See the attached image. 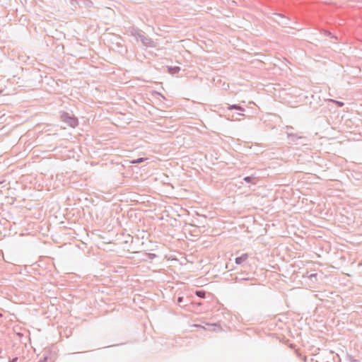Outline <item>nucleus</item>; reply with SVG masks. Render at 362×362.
<instances>
[{
    "instance_id": "obj_17",
    "label": "nucleus",
    "mask_w": 362,
    "mask_h": 362,
    "mask_svg": "<svg viewBox=\"0 0 362 362\" xmlns=\"http://www.w3.org/2000/svg\"><path fill=\"white\" fill-rule=\"evenodd\" d=\"M47 358L48 357L47 356H43L40 361L39 362H47Z\"/></svg>"
},
{
    "instance_id": "obj_10",
    "label": "nucleus",
    "mask_w": 362,
    "mask_h": 362,
    "mask_svg": "<svg viewBox=\"0 0 362 362\" xmlns=\"http://www.w3.org/2000/svg\"><path fill=\"white\" fill-rule=\"evenodd\" d=\"M146 159V158H139L137 159L132 160L130 163L132 164H139L143 163Z\"/></svg>"
},
{
    "instance_id": "obj_6",
    "label": "nucleus",
    "mask_w": 362,
    "mask_h": 362,
    "mask_svg": "<svg viewBox=\"0 0 362 362\" xmlns=\"http://www.w3.org/2000/svg\"><path fill=\"white\" fill-rule=\"evenodd\" d=\"M227 109L229 110H239V111H241V112H244L245 111V109L242 106H240L239 105H236V104L228 105L227 107Z\"/></svg>"
},
{
    "instance_id": "obj_9",
    "label": "nucleus",
    "mask_w": 362,
    "mask_h": 362,
    "mask_svg": "<svg viewBox=\"0 0 362 362\" xmlns=\"http://www.w3.org/2000/svg\"><path fill=\"white\" fill-rule=\"evenodd\" d=\"M243 180L247 183L255 184V177L254 176H246L243 178Z\"/></svg>"
},
{
    "instance_id": "obj_5",
    "label": "nucleus",
    "mask_w": 362,
    "mask_h": 362,
    "mask_svg": "<svg viewBox=\"0 0 362 362\" xmlns=\"http://www.w3.org/2000/svg\"><path fill=\"white\" fill-rule=\"evenodd\" d=\"M275 15L280 18V21H278V23L279 24H281L283 25H288V19L284 16H283L281 14H278V13H276Z\"/></svg>"
},
{
    "instance_id": "obj_15",
    "label": "nucleus",
    "mask_w": 362,
    "mask_h": 362,
    "mask_svg": "<svg viewBox=\"0 0 362 362\" xmlns=\"http://www.w3.org/2000/svg\"><path fill=\"white\" fill-rule=\"evenodd\" d=\"M317 274L316 273H313V274H311L308 276L309 279H310L311 280L314 278V279H316Z\"/></svg>"
},
{
    "instance_id": "obj_21",
    "label": "nucleus",
    "mask_w": 362,
    "mask_h": 362,
    "mask_svg": "<svg viewBox=\"0 0 362 362\" xmlns=\"http://www.w3.org/2000/svg\"><path fill=\"white\" fill-rule=\"evenodd\" d=\"M1 315H2L0 313V317H1Z\"/></svg>"
},
{
    "instance_id": "obj_4",
    "label": "nucleus",
    "mask_w": 362,
    "mask_h": 362,
    "mask_svg": "<svg viewBox=\"0 0 362 362\" xmlns=\"http://www.w3.org/2000/svg\"><path fill=\"white\" fill-rule=\"evenodd\" d=\"M247 258H248V254L245 253L239 257H237L235 259V262L237 264H241L244 263L245 262H246Z\"/></svg>"
},
{
    "instance_id": "obj_12",
    "label": "nucleus",
    "mask_w": 362,
    "mask_h": 362,
    "mask_svg": "<svg viewBox=\"0 0 362 362\" xmlns=\"http://www.w3.org/2000/svg\"><path fill=\"white\" fill-rule=\"evenodd\" d=\"M237 279H239L240 281H248L250 279V276H243L241 274H240L239 276H237L236 277Z\"/></svg>"
},
{
    "instance_id": "obj_8",
    "label": "nucleus",
    "mask_w": 362,
    "mask_h": 362,
    "mask_svg": "<svg viewBox=\"0 0 362 362\" xmlns=\"http://www.w3.org/2000/svg\"><path fill=\"white\" fill-rule=\"evenodd\" d=\"M186 299H185L184 297H178L177 298V303L179 304L180 306L181 307H185L187 305V303L186 302Z\"/></svg>"
},
{
    "instance_id": "obj_13",
    "label": "nucleus",
    "mask_w": 362,
    "mask_h": 362,
    "mask_svg": "<svg viewBox=\"0 0 362 362\" xmlns=\"http://www.w3.org/2000/svg\"><path fill=\"white\" fill-rule=\"evenodd\" d=\"M347 358L349 362H360L358 359L354 358V357L351 355H348Z\"/></svg>"
},
{
    "instance_id": "obj_14",
    "label": "nucleus",
    "mask_w": 362,
    "mask_h": 362,
    "mask_svg": "<svg viewBox=\"0 0 362 362\" xmlns=\"http://www.w3.org/2000/svg\"><path fill=\"white\" fill-rule=\"evenodd\" d=\"M147 255L151 259H153L156 257V255L153 253H148Z\"/></svg>"
},
{
    "instance_id": "obj_20",
    "label": "nucleus",
    "mask_w": 362,
    "mask_h": 362,
    "mask_svg": "<svg viewBox=\"0 0 362 362\" xmlns=\"http://www.w3.org/2000/svg\"><path fill=\"white\" fill-rule=\"evenodd\" d=\"M237 115H241V116H242V115H243V113H238Z\"/></svg>"
},
{
    "instance_id": "obj_19",
    "label": "nucleus",
    "mask_w": 362,
    "mask_h": 362,
    "mask_svg": "<svg viewBox=\"0 0 362 362\" xmlns=\"http://www.w3.org/2000/svg\"><path fill=\"white\" fill-rule=\"evenodd\" d=\"M18 361V357H15L12 359L9 360V362H16Z\"/></svg>"
},
{
    "instance_id": "obj_3",
    "label": "nucleus",
    "mask_w": 362,
    "mask_h": 362,
    "mask_svg": "<svg viewBox=\"0 0 362 362\" xmlns=\"http://www.w3.org/2000/svg\"><path fill=\"white\" fill-rule=\"evenodd\" d=\"M286 134H287V136H288V137L289 139V143L293 144H299L298 142V140H302V139H305L303 136H298L296 134H293V133H291V132H287Z\"/></svg>"
},
{
    "instance_id": "obj_18",
    "label": "nucleus",
    "mask_w": 362,
    "mask_h": 362,
    "mask_svg": "<svg viewBox=\"0 0 362 362\" xmlns=\"http://www.w3.org/2000/svg\"><path fill=\"white\" fill-rule=\"evenodd\" d=\"M335 103L338 105L339 107H342L344 105L343 102L336 100Z\"/></svg>"
},
{
    "instance_id": "obj_11",
    "label": "nucleus",
    "mask_w": 362,
    "mask_h": 362,
    "mask_svg": "<svg viewBox=\"0 0 362 362\" xmlns=\"http://www.w3.org/2000/svg\"><path fill=\"white\" fill-rule=\"evenodd\" d=\"M197 296L204 298L206 297V291L203 290L197 291L195 292Z\"/></svg>"
},
{
    "instance_id": "obj_1",
    "label": "nucleus",
    "mask_w": 362,
    "mask_h": 362,
    "mask_svg": "<svg viewBox=\"0 0 362 362\" xmlns=\"http://www.w3.org/2000/svg\"><path fill=\"white\" fill-rule=\"evenodd\" d=\"M131 33L132 35L137 40H139L144 45L151 47L154 46V42L151 38L145 36L142 30L138 28H133Z\"/></svg>"
},
{
    "instance_id": "obj_16",
    "label": "nucleus",
    "mask_w": 362,
    "mask_h": 362,
    "mask_svg": "<svg viewBox=\"0 0 362 362\" xmlns=\"http://www.w3.org/2000/svg\"><path fill=\"white\" fill-rule=\"evenodd\" d=\"M325 35H327V36H329L331 37H335L337 38L336 37H334L332 35V34L329 32V31H325Z\"/></svg>"
},
{
    "instance_id": "obj_2",
    "label": "nucleus",
    "mask_w": 362,
    "mask_h": 362,
    "mask_svg": "<svg viewBox=\"0 0 362 362\" xmlns=\"http://www.w3.org/2000/svg\"><path fill=\"white\" fill-rule=\"evenodd\" d=\"M60 119L63 122L67 124L69 127L73 128L77 127L78 124V118L76 117L74 115L66 112H61Z\"/></svg>"
},
{
    "instance_id": "obj_22",
    "label": "nucleus",
    "mask_w": 362,
    "mask_h": 362,
    "mask_svg": "<svg viewBox=\"0 0 362 362\" xmlns=\"http://www.w3.org/2000/svg\"><path fill=\"white\" fill-rule=\"evenodd\" d=\"M1 182H0V184H1Z\"/></svg>"
},
{
    "instance_id": "obj_7",
    "label": "nucleus",
    "mask_w": 362,
    "mask_h": 362,
    "mask_svg": "<svg viewBox=\"0 0 362 362\" xmlns=\"http://www.w3.org/2000/svg\"><path fill=\"white\" fill-rule=\"evenodd\" d=\"M168 71L171 74H176L180 71V66H167Z\"/></svg>"
}]
</instances>
